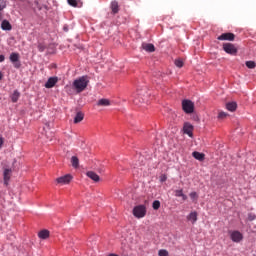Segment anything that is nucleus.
Returning <instances> with one entry per match:
<instances>
[{"instance_id":"nucleus-32","label":"nucleus","mask_w":256,"mask_h":256,"mask_svg":"<svg viewBox=\"0 0 256 256\" xmlns=\"http://www.w3.org/2000/svg\"><path fill=\"white\" fill-rule=\"evenodd\" d=\"M158 255L159 256H169V252L165 249H161V250H159Z\"/></svg>"},{"instance_id":"nucleus-24","label":"nucleus","mask_w":256,"mask_h":256,"mask_svg":"<svg viewBox=\"0 0 256 256\" xmlns=\"http://www.w3.org/2000/svg\"><path fill=\"white\" fill-rule=\"evenodd\" d=\"M175 197H182L183 201H187V195L183 193V189L176 190Z\"/></svg>"},{"instance_id":"nucleus-27","label":"nucleus","mask_w":256,"mask_h":256,"mask_svg":"<svg viewBox=\"0 0 256 256\" xmlns=\"http://www.w3.org/2000/svg\"><path fill=\"white\" fill-rule=\"evenodd\" d=\"M34 5H36L38 11H41V10L43 9V7H44V9H46V11H49V7H48L47 5H44V6L41 5V4L39 3V1H35V2H34Z\"/></svg>"},{"instance_id":"nucleus-40","label":"nucleus","mask_w":256,"mask_h":256,"mask_svg":"<svg viewBox=\"0 0 256 256\" xmlns=\"http://www.w3.org/2000/svg\"><path fill=\"white\" fill-rule=\"evenodd\" d=\"M63 30L64 31H69V28L67 26H64Z\"/></svg>"},{"instance_id":"nucleus-16","label":"nucleus","mask_w":256,"mask_h":256,"mask_svg":"<svg viewBox=\"0 0 256 256\" xmlns=\"http://www.w3.org/2000/svg\"><path fill=\"white\" fill-rule=\"evenodd\" d=\"M19 97H21V93L18 92V90H14V92L10 96V99L12 103H17L19 101Z\"/></svg>"},{"instance_id":"nucleus-34","label":"nucleus","mask_w":256,"mask_h":256,"mask_svg":"<svg viewBox=\"0 0 256 256\" xmlns=\"http://www.w3.org/2000/svg\"><path fill=\"white\" fill-rule=\"evenodd\" d=\"M227 113H225V112H219V114H218V119H225V118H227Z\"/></svg>"},{"instance_id":"nucleus-8","label":"nucleus","mask_w":256,"mask_h":256,"mask_svg":"<svg viewBox=\"0 0 256 256\" xmlns=\"http://www.w3.org/2000/svg\"><path fill=\"white\" fill-rule=\"evenodd\" d=\"M217 39L218 41H235V34L231 32L222 33Z\"/></svg>"},{"instance_id":"nucleus-19","label":"nucleus","mask_w":256,"mask_h":256,"mask_svg":"<svg viewBox=\"0 0 256 256\" xmlns=\"http://www.w3.org/2000/svg\"><path fill=\"white\" fill-rule=\"evenodd\" d=\"M192 156L194 157V159H197V161H203L205 159V154L201 152H193Z\"/></svg>"},{"instance_id":"nucleus-36","label":"nucleus","mask_w":256,"mask_h":256,"mask_svg":"<svg viewBox=\"0 0 256 256\" xmlns=\"http://www.w3.org/2000/svg\"><path fill=\"white\" fill-rule=\"evenodd\" d=\"M160 181H161V183H165V181H167V175L162 174V175L160 176Z\"/></svg>"},{"instance_id":"nucleus-22","label":"nucleus","mask_w":256,"mask_h":256,"mask_svg":"<svg viewBox=\"0 0 256 256\" xmlns=\"http://www.w3.org/2000/svg\"><path fill=\"white\" fill-rule=\"evenodd\" d=\"M38 237L40 239H49V230H41L39 233H38Z\"/></svg>"},{"instance_id":"nucleus-39","label":"nucleus","mask_w":256,"mask_h":256,"mask_svg":"<svg viewBox=\"0 0 256 256\" xmlns=\"http://www.w3.org/2000/svg\"><path fill=\"white\" fill-rule=\"evenodd\" d=\"M3 143H4L3 138L0 137V149H1V147H3Z\"/></svg>"},{"instance_id":"nucleus-21","label":"nucleus","mask_w":256,"mask_h":256,"mask_svg":"<svg viewBox=\"0 0 256 256\" xmlns=\"http://www.w3.org/2000/svg\"><path fill=\"white\" fill-rule=\"evenodd\" d=\"M226 109L228 111H236L237 110V103L236 102H229L226 104Z\"/></svg>"},{"instance_id":"nucleus-14","label":"nucleus","mask_w":256,"mask_h":256,"mask_svg":"<svg viewBox=\"0 0 256 256\" xmlns=\"http://www.w3.org/2000/svg\"><path fill=\"white\" fill-rule=\"evenodd\" d=\"M1 29L3 31H11L13 26H11V23L8 20H3L1 23Z\"/></svg>"},{"instance_id":"nucleus-1","label":"nucleus","mask_w":256,"mask_h":256,"mask_svg":"<svg viewBox=\"0 0 256 256\" xmlns=\"http://www.w3.org/2000/svg\"><path fill=\"white\" fill-rule=\"evenodd\" d=\"M72 85L77 93H83V91L87 89V85H89V76H81L80 78L74 80Z\"/></svg>"},{"instance_id":"nucleus-7","label":"nucleus","mask_w":256,"mask_h":256,"mask_svg":"<svg viewBox=\"0 0 256 256\" xmlns=\"http://www.w3.org/2000/svg\"><path fill=\"white\" fill-rule=\"evenodd\" d=\"M10 61L13 63L15 69H19L21 67V62L19 61V53L13 52L10 54Z\"/></svg>"},{"instance_id":"nucleus-20","label":"nucleus","mask_w":256,"mask_h":256,"mask_svg":"<svg viewBox=\"0 0 256 256\" xmlns=\"http://www.w3.org/2000/svg\"><path fill=\"white\" fill-rule=\"evenodd\" d=\"M134 105L141 106L143 103H145V99H141V93L138 94V97H136L133 101Z\"/></svg>"},{"instance_id":"nucleus-11","label":"nucleus","mask_w":256,"mask_h":256,"mask_svg":"<svg viewBox=\"0 0 256 256\" xmlns=\"http://www.w3.org/2000/svg\"><path fill=\"white\" fill-rule=\"evenodd\" d=\"M198 217H199V214L197 213V211H193L189 213L186 219L187 221H190L192 225H195V223H197Z\"/></svg>"},{"instance_id":"nucleus-13","label":"nucleus","mask_w":256,"mask_h":256,"mask_svg":"<svg viewBox=\"0 0 256 256\" xmlns=\"http://www.w3.org/2000/svg\"><path fill=\"white\" fill-rule=\"evenodd\" d=\"M87 177H89V179H91L92 181H94L95 183H99L100 181V177L97 175V173L93 172V171H88L86 173Z\"/></svg>"},{"instance_id":"nucleus-26","label":"nucleus","mask_w":256,"mask_h":256,"mask_svg":"<svg viewBox=\"0 0 256 256\" xmlns=\"http://www.w3.org/2000/svg\"><path fill=\"white\" fill-rule=\"evenodd\" d=\"M190 199L192 200L193 203H197L198 199H199V194H197V192H191L189 194Z\"/></svg>"},{"instance_id":"nucleus-5","label":"nucleus","mask_w":256,"mask_h":256,"mask_svg":"<svg viewBox=\"0 0 256 256\" xmlns=\"http://www.w3.org/2000/svg\"><path fill=\"white\" fill-rule=\"evenodd\" d=\"M230 239L233 243H241V241H243V233L237 230L231 231Z\"/></svg>"},{"instance_id":"nucleus-25","label":"nucleus","mask_w":256,"mask_h":256,"mask_svg":"<svg viewBox=\"0 0 256 256\" xmlns=\"http://www.w3.org/2000/svg\"><path fill=\"white\" fill-rule=\"evenodd\" d=\"M71 164L74 169H77V167H79V158H77V156H72Z\"/></svg>"},{"instance_id":"nucleus-15","label":"nucleus","mask_w":256,"mask_h":256,"mask_svg":"<svg viewBox=\"0 0 256 256\" xmlns=\"http://www.w3.org/2000/svg\"><path fill=\"white\" fill-rule=\"evenodd\" d=\"M142 49H144V51H147L148 53H153L155 52V45L149 44V43H143Z\"/></svg>"},{"instance_id":"nucleus-37","label":"nucleus","mask_w":256,"mask_h":256,"mask_svg":"<svg viewBox=\"0 0 256 256\" xmlns=\"http://www.w3.org/2000/svg\"><path fill=\"white\" fill-rule=\"evenodd\" d=\"M248 219H249L250 221H255V219H256L255 214H249V215H248Z\"/></svg>"},{"instance_id":"nucleus-29","label":"nucleus","mask_w":256,"mask_h":256,"mask_svg":"<svg viewBox=\"0 0 256 256\" xmlns=\"http://www.w3.org/2000/svg\"><path fill=\"white\" fill-rule=\"evenodd\" d=\"M246 67H248V69H255V61H246Z\"/></svg>"},{"instance_id":"nucleus-17","label":"nucleus","mask_w":256,"mask_h":256,"mask_svg":"<svg viewBox=\"0 0 256 256\" xmlns=\"http://www.w3.org/2000/svg\"><path fill=\"white\" fill-rule=\"evenodd\" d=\"M111 10L113 15H116V13H119V2L117 1H112L111 2Z\"/></svg>"},{"instance_id":"nucleus-4","label":"nucleus","mask_w":256,"mask_h":256,"mask_svg":"<svg viewBox=\"0 0 256 256\" xmlns=\"http://www.w3.org/2000/svg\"><path fill=\"white\" fill-rule=\"evenodd\" d=\"M223 51H225V53L228 55H237V47H235V44L232 43H224Z\"/></svg>"},{"instance_id":"nucleus-3","label":"nucleus","mask_w":256,"mask_h":256,"mask_svg":"<svg viewBox=\"0 0 256 256\" xmlns=\"http://www.w3.org/2000/svg\"><path fill=\"white\" fill-rule=\"evenodd\" d=\"M182 109L184 113L191 114L195 111V103L191 100H183Z\"/></svg>"},{"instance_id":"nucleus-6","label":"nucleus","mask_w":256,"mask_h":256,"mask_svg":"<svg viewBox=\"0 0 256 256\" xmlns=\"http://www.w3.org/2000/svg\"><path fill=\"white\" fill-rule=\"evenodd\" d=\"M72 179H73V176H71V174H66L62 177L57 178L56 183H58L59 185H69Z\"/></svg>"},{"instance_id":"nucleus-33","label":"nucleus","mask_w":256,"mask_h":256,"mask_svg":"<svg viewBox=\"0 0 256 256\" xmlns=\"http://www.w3.org/2000/svg\"><path fill=\"white\" fill-rule=\"evenodd\" d=\"M67 2L71 7H77L78 5L77 0H67Z\"/></svg>"},{"instance_id":"nucleus-9","label":"nucleus","mask_w":256,"mask_h":256,"mask_svg":"<svg viewBox=\"0 0 256 256\" xmlns=\"http://www.w3.org/2000/svg\"><path fill=\"white\" fill-rule=\"evenodd\" d=\"M57 81H59V78L57 77H50L47 82L45 83L46 89H53L55 85H57Z\"/></svg>"},{"instance_id":"nucleus-23","label":"nucleus","mask_w":256,"mask_h":256,"mask_svg":"<svg viewBox=\"0 0 256 256\" xmlns=\"http://www.w3.org/2000/svg\"><path fill=\"white\" fill-rule=\"evenodd\" d=\"M85 114L82 112H77L75 118H74V123H81V121L84 119Z\"/></svg>"},{"instance_id":"nucleus-12","label":"nucleus","mask_w":256,"mask_h":256,"mask_svg":"<svg viewBox=\"0 0 256 256\" xmlns=\"http://www.w3.org/2000/svg\"><path fill=\"white\" fill-rule=\"evenodd\" d=\"M13 171L11 169H5L4 173H3V177H4V185H9V180L11 179V173Z\"/></svg>"},{"instance_id":"nucleus-31","label":"nucleus","mask_w":256,"mask_h":256,"mask_svg":"<svg viewBox=\"0 0 256 256\" xmlns=\"http://www.w3.org/2000/svg\"><path fill=\"white\" fill-rule=\"evenodd\" d=\"M175 65H176V67H179V69H181V67H183V65H184L183 60L176 59L175 60Z\"/></svg>"},{"instance_id":"nucleus-30","label":"nucleus","mask_w":256,"mask_h":256,"mask_svg":"<svg viewBox=\"0 0 256 256\" xmlns=\"http://www.w3.org/2000/svg\"><path fill=\"white\" fill-rule=\"evenodd\" d=\"M7 2L5 0H0V12L3 11V9H6Z\"/></svg>"},{"instance_id":"nucleus-42","label":"nucleus","mask_w":256,"mask_h":256,"mask_svg":"<svg viewBox=\"0 0 256 256\" xmlns=\"http://www.w3.org/2000/svg\"><path fill=\"white\" fill-rule=\"evenodd\" d=\"M1 79H3V73L2 72H0V81H1Z\"/></svg>"},{"instance_id":"nucleus-18","label":"nucleus","mask_w":256,"mask_h":256,"mask_svg":"<svg viewBox=\"0 0 256 256\" xmlns=\"http://www.w3.org/2000/svg\"><path fill=\"white\" fill-rule=\"evenodd\" d=\"M97 105L99 107H109V105H111V101H109V99H100Z\"/></svg>"},{"instance_id":"nucleus-41","label":"nucleus","mask_w":256,"mask_h":256,"mask_svg":"<svg viewBox=\"0 0 256 256\" xmlns=\"http://www.w3.org/2000/svg\"><path fill=\"white\" fill-rule=\"evenodd\" d=\"M108 256H119V255H117V254H115V253H111V254H109Z\"/></svg>"},{"instance_id":"nucleus-28","label":"nucleus","mask_w":256,"mask_h":256,"mask_svg":"<svg viewBox=\"0 0 256 256\" xmlns=\"http://www.w3.org/2000/svg\"><path fill=\"white\" fill-rule=\"evenodd\" d=\"M152 207H153L154 211L159 210L161 208V202L159 200H155L152 203Z\"/></svg>"},{"instance_id":"nucleus-2","label":"nucleus","mask_w":256,"mask_h":256,"mask_svg":"<svg viewBox=\"0 0 256 256\" xmlns=\"http://www.w3.org/2000/svg\"><path fill=\"white\" fill-rule=\"evenodd\" d=\"M133 215L134 217H137V219H143V217L147 215V208L145 207V205H138L134 207Z\"/></svg>"},{"instance_id":"nucleus-35","label":"nucleus","mask_w":256,"mask_h":256,"mask_svg":"<svg viewBox=\"0 0 256 256\" xmlns=\"http://www.w3.org/2000/svg\"><path fill=\"white\" fill-rule=\"evenodd\" d=\"M45 49H46L45 45H43V44L38 45V50L40 51V53H43V51H45Z\"/></svg>"},{"instance_id":"nucleus-10","label":"nucleus","mask_w":256,"mask_h":256,"mask_svg":"<svg viewBox=\"0 0 256 256\" xmlns=\"http://www.w3.org/2000/svg\"><path fill=\"white\" fill-rule=\"evenodd\" d=\"M183 132L186 135L193 137V125H191V123H189V122L184 123Z\"/></svg>"},{"instance_id":"nucleus-38","label":"nucleus","mask_w":256,"mask_h":256,"mask_svg":"<svg viewBox=\"0 0 256 256\" xmlns=\"http://www.w3.org/2000/svg\"><path fill=\"white\" fill-rule=\"evenodd\" d=\"M3 61H5V56L4 55H0V63H3Z\"/></svg>"}]
</instances>
